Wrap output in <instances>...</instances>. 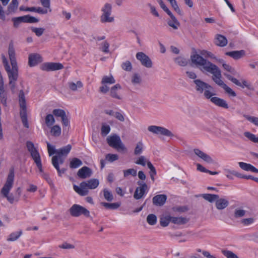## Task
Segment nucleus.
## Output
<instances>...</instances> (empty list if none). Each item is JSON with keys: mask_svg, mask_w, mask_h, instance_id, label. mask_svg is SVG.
Instances as JSON below:
<instances>
[{"mask_svg": "<svg viewBox=\"0 0 258 258\" xmlns=\"http://www.w3.org/2000/svg\"><path fill=\"white\" fill-rule=\"evenodd\" d=\"M219 62H222V63H222V66H223V67L224 68V69L225 70H226V71H228V72H230V73H232L234 74V73H235V70H234V69L233 68H232L230 66H229V64H226V63H224V61H223V59H220V60H219Z\"/></svg>", "mask_w": 258, "mask_h": 258, "instance_id": "nucleus-61", "label": "nucleus"}, {"mask_svg": "<svg viewBox=\"0 0 258 258\" xmlns=\"http://www.w3.org/2000/svg\"><path fill=\"white\" fill-rule=\"evenodd\" d=\"M101 204L102 206H103L105 208L110 209H116L120 205V203H108L105 202H102Z\"/></svg>", "mask_w": 258, "mask_h": 258, "instance_id": "nucleus-39", "label": "nucleus"}, {"mask_svg": "<svg viewBox=\"0 0 258 258\" xmlns=\"http://www.w3.org/2000/svg\"><path fill=\"white\" fill-rule=\"evenodd\" d=\"M229 172L238 177H239L241 178H244V179H252V180L258 182V178L254 177L253 176H252L251 175H248V176L244 175L239 173L235 171H229Z\"/></svg>", "mask_w": 258, "mask_h": 258, "instance_id": "nucleus-33", "label": "nucleus"}, {"mask_svg": "<svg viewBox=\"0 0 258 258\" xmlns=\"http://www.w3.org/2000/svg\"><path fill=\"white\" fill-rule=\"evenodd\" d=\"M171 222L176 224H184L188 222V219L186 218L179 217H171Z\"/></svg>", "mask_w": 258, "mask_h": 258, "instance_id": "nucleus-34", "label": "nucleus"}, {"mask_svg": "<svg viewBox=\"0 0 258 258\" xmlns=\"http://www.w3.org/2000/svg\"><path fill=\"white\" fill-rule=\"evenodd\" d=\"M121 89V87L119 84H117L112 87L110 90V96L118 100L122 99V95L119 91Z\"/></svg>", "mask_w": 258, "mask_h": 258, "instance_id": "nucleus-18", "label": "nucleus"}, {"mask_svg": "<svg viewBox=\"0 0 258 258\" xmlns=\"http://www.w3.org/2000/svg\"><path fill=\"white\" fill-rule=\"evenodd\" d=\"M246 211L242 209H235L234 213L235 218H240L244 216L245 214Z\"/></svg>", "mask_w": 258, "mask_h": 258, "instance_id": "nucleus-60", "label": "nucleus"}, {"mask_svg": "<svg viewBox=\"0 0 258 258\" xmlns=\"http://www.w3.org/2000/svg\"><path fill=\"white\" fill-rule=\"evenodd\" d=\"M115 80H114V78L112 76H104L103 77L101 81V83L102 84H113L115 83Z\"/></svg>", "mask_w": 258, "mask_h": 258, "instance_id": "nucleus-37", "label": "nucleus"}, {"mask_svg": "<svg viewBox=\"0 0 258 258\" xmlns=\"http://www.w3.org/2000/svg\"><path fill=\"white\" fill-rule=\"evenodd\" d=\"M101 11L102 14L100 17L101 23H111L114 21V17L111 16L112 6L111 4L106 3L102 8Z\"/></svg>", "mask_w": 258, "mask_h": 258, "instance_id": "nucleus-8", "label": "nucleus"}, {"mask_svg": "<svg viewBox=\"0 0 258 258\" xmlns=\"http://www.w3.org/2000/svg\"><path fill=\"white\" fill-rule=\"evenodd\" d=\"M50 133L53 136L58 137L61 134V128L58 125H54L51 127Z\"/></svg>", "mask_w": 258, "mask_h": 258, "instance_id": "nucleus-45", "label": "nucleus"}, {"mask_svg": "<svg viewBox=\"0 0 258 258\" xmlns=\"http://www.w3.org/2000/svg\"><path fill=\"white\" fill-rule=\"evenodd\" d=\"M174 10L180 15H182V12L179 9L177 2L175 0H174L170 3Z\"/></svg>", "mask_w": 258, "mask_h": 258, "instance_id": "nucleus-63", "label": "nucleus"}, {"mask_svg": "<svg viewBox=\"0 0 258 258\" xmlns=\"http://www.w3.org/2000/svg\"><path fill=\"white\" fill-rule=\"evenodd\" d=\"M19 103L20 107V115L23 125L29 128V125L27 119L26 101L23 90H21L19 93Z\"/></svg>", "mask_w": 258, "mask_h": 258, "instance_id": "nucleus-5", "label": "nucleus"}, {"mask_svg": "<svg viewBox=\"0 0 258 258\" xmlns=\"http://www.w3.org/2000/svg\"><path fill=\"white\" fill-rule=\"evenodd\" d=\"M51 162L54 167L56 169L58 175L61 176L62 174L66 172V169L65 168L60 169L59 165L63 164L64 160L62 158L61 156L55 155L53 156L51 159Z\"/></svg>", "mask_w": 258, "mask_h": 258, "instance_id": "nucleus-13", "label": "nucleus"}, {"mask_svg": "<svg viewBox=\"0 0 258 258\" xmlns=\"http://www.w3.org/2000/svg\"><path fill=\"white\" fill-rule=\"evenodd\" d=\"M70 215L74 217L82 215L86 217H90V212L85 207L78 204H74L69 210Z\"/></svg>", "mask_w": 258, "mask_h": 258, "instance_id": "nucleus-9", "label": "nucleus"}, {"mask_svg": "<svg viewBox=\"0 0 258 258\" xmlns=\"http://www.w3.org/2000/svg\"><path fill=\"white\" fill-rule=\"evenodd\" d=\"M215 44L220 47H224L227 44V40L222 35L217 34L216 37Z\"/></svg>", "mask_w": 258, "mask_h": 258, "instance_id": "nucleus-30", "label": "nucleus"}, {"mask_svg": "<svg viewBox=\"0 0 258 258\" xmlns=\"http://www.w3.org/2000/svg\"><path fill=\"white\" fill-rule=\"evenodd\" d=\"M131 81L134 85L140 84L142 81L140 75L137 73L134 74L132 77Z\"/></svg>", "mask_w": 258, "mask_h": 258, "instance_id": "nucleus-51", "label": "nucleus"}, {"mask_svg": "<svg viewBox=\"0 0 258 258\" xmlns=\"http://www.w3.org/2000/svg\"><path fill=\"white\" fill-rule=\"evenodd\" d=\"M42 61V57L38 53H31L29 55V65L34 67Z\"/></svg>", "mask_w": 258, "mask_h": 258, "instance_id": "nucleus-21", "label": "nucleus"}, {"mask_svg": "<svg viewBox=\"0 0 258 258\" xmlns=\"http://www.w3.org/2000/svg\"><path fill=\"white\" fill-rule=\"evenodd\" d=\"M26 146L39 172L41 173V175L43 174V173L44 172L42 169L41 157L38 150L35 147L33 143L31 141H27L26 142Z\"/></svg>", "mask_w": 258, "mask_h": 258, "instance_id": "nucleus-7", "label": "nucleus"}, {"mask_svg": "<svg viewBox=\"0 0 258 258\" xmlns=\"http://www.w3.org/2000/svg\"><path fill=\"white\" fill-rule=\"evenodd\" d=\"M18 0H12L10 5H9L8 9L10 12L14 11L16 10L18 6Z\"/></svg>", "mask_w": 258, "mask_h": 258, "instance_id": "nucleus-59", "label": "nucleus"}, {"mask_svg": "<svg viewBox=\"0 0 258 258\" xmlns=\"http://www.w3.org/2000/svg\"><path fill=\"white\" fill-rule=\"evenodd\" d=\"M243 117L251 123L258 127V117L250 116L247 114H243Z\"/></svg>", "mask_w": 258, "mask_h": 258, "instance_id": "nucleus-46", "label": "nucleus"}, {"mask_svg": "<svg viewBox=\"0 0 258 258\" xmlns=\"http://www.w3.org/2000/svg\"><path fill=\"white\" fill-rule=\"evenodd\" d=\"M238 164L240 167L245 171H251L258 173V169L250 164L240 162Z\"/></svg>", "mask_w": 258, "mask_h": 258, "instance_id": "nucleus-26", "label": "nucleus"}, {"mask_svg": "<svg viewBox=\"0 0 258 258\" xmlns=\"http://www.w3.org/2000/svg\"><path fill=\"white\" fill-rule=\"evenodd\" d=\"M190 59L194 64L202 67L201 70L203 72L205 71L208 72L212 74V76H214L220 70L216 65L207 60L199 54H194L191 55Z\"/></svg>", "mask_w": 258, "mask_h": 258, "instance_id": "nucleus-2", "label": "nucleus"}, {"mask_svg": "<svg viewBox=\"0 0 258 258\" xmlns=\"http://www.w3.org/2000/svg\"><path fill=\"white\" fill-rule=\"evenodd\" d=\"M148 130L156 135H161L167 137H173V134L168 129L159 126L150 125L148 126Z\"/></svg>", "mask_w": 258, "mask_h": 258, "instance_id": "nucleus-11", "label": "nucleus"}, {"mask_svg": "<svg viewBox=\"0 0 258 258\" xmlns=\"http://www.w3.org/2000/svg\"><path fill=\"white\" fill-rule=\"evenodd\" d=\"M8 54L12 65V69L9 65L6 57L4 55H2V59L5 68L8 75L9 85L11 90L13 91L15 88V82L18 79V71L15 56V50L14 42L12 40L10 42L9 44Z\"/></svg>", "mask_w": 258, "mask_h": 258, "instance_id": "nucleus-1", "label": "nucleus"}, {"mask_svg": "<svg viewBox=\"0 0 258 258\" xmlns=\"http://www.w3.org/2000/svg\"><path fill=\"white\" fill-rule=\"evenodd\" d=\"M221 78L222 75L221 71L220 70L214 76H212V80L216 84L223 88L225 92L229 95L232 97L236 96V94L235 92L223 82L221 80Z\"/></svg>", "mask_w": 258, "mask_h": 258, "instance_id": "nucleus-10", "label": "nucleus"}, {"mask_svg": "<svg viewBox=\"0 0 258 258\" xmlns=\"http://www.w3.org/2000/svg\"><path fill=\"white\" fill-rule=\"evenodd\" d=\"M137 184L139 186L136 188L134 198L136 200H139L143 198L148 188L147 184L143 181H138Z\"/></svg>", "mask_w": 258, "mask_h": 258, "instance_id": "nucleus-12", "label": "nucleus"}, {"mask_svg": "<svg viewBox=\"0 0 258 258\" xmlns=\"http://www.w3.org/2000/svg\"><path fill=\"white\" fill-rule=\"evenodd\" d=\"M167 200V196L165 195H158L154 196L152 199L154 205L161 207L164 205Z\"/></svg>", "mask_w": 258, "mask_h": 258, "instance_id": "nucleus-20", "label": "nucleus"}, {"mask_svg": "<svg viewBox=\"0 0 258 258\" xmlns=\"http://www.w3.org/2000/svg\"><path fill=\"white\" fill-rule=\"evenodd\" d=\"M201 196L210 203L216 202L217 199L219 198L218 195L214 194H202Z\"/></svg>", "mask_w": 258, "mask_h": 258, "instance_id": "nucleus-32", "label": "nucleus"}, {"mask_svg": "<svg viewBox=\"0 0 258 258\" xmlns=\"http://www.w3.org/2000/svg\"><path fill=\"white\" fill-rule=\"evenodd\" d=\"M52 112L55 116L60 117L61 118L66 114L65 111L60 109H55Z\"/></svg>", "mask_w": 258, "mask_h": 258, "instance_id": "nucleus-58", "label": "nucleus"}, {"mask_svg": "<svg viewBox=\"0 0 258 258\" xmlns=\"http://www.w3.org/2000/svg\"><path fill=\"white\" fill-rule=\"evenodd\" d=\"M12 21L14 22V27L15 28L18 27L20 24L22 22L25 23V18L24 16L19 17H15L13 18L12 19Z\"/></svg>", "mask_w": 258, "mask_h": 258, "instance_id": "nucleus-47", "label": "nucleus"}, {"mask_svg": "<svg viewBox=\"0 0 258 258\" xmlns=\"http://www.w3.org/2000/svg\"><path fill=\"white\" fill-rule=\"evenodd\" d=\"M194 152L198 157L207 163L212 164L214 160L211 156L199 149H194Z\"/></svg>", "mask_w": 258, "mask_h": 258, "instance_id": "nucleus-17", "label": "nucleus"}, {"mask_svg": "<svg viewBox=\"0 0 258 258\" xmlns=\"http://www.w3.org/2000/svg\"><path fill=\"white\" fill-rule=\"evenodd\" d=\"M121 67L123 70L126 71H131L132 69V63L130 61L128 60L123 62L121 65Z\"/></svg>", "mask_w": 258, "mask_h": 258, "instance_id": "nucleus-62", "label": "nucleus"}, {"mask_svg": "<svg viewBox=\"0 0 258 258\" xmlns=\"http://www.w3.org/2000/svg\"><path fill=\"white\" fill-rule=\"evenodd\" d=\"M174 61L180 66L185 67L187 65L188 61L183 57L178 56L174 59Z\"/></svg>", "mask_w": 258, "mask_h": 258, "instance_id": "nucleus-43", "label": "nucleus"}, {"mask_svg": "<svg viewBox=\"0 0 258 258\" xmlns=\"http://www.w3.org/2000/svg\"><path fill=\"white\" fill-rule=\"evenodd\" d=\"M171 19V20L168 21L167 22L168 25L173 28L175 30L177 29L180 25L179 23L178 22V21L175 17Z\"/></svg>", "mask_w": 258, "mask_h": 258, "instance_id": "nucleus-41", "label": "nucleus"}, {"mask_svg": "<svg viewBox=\"0 0 258 258\" xmlns=\"http://www.w3.org/2000/svg\"><path fill=\"white\" fill-rule=\"evenodd\" d=\"M92 174V170L87 166H83L77 172L78 176L82 179L89 178L91 176Z\"/></svg>", "mask_w": 258, "mask_h": 258, "instance_id": "nucleus-19", "label": "nucleus"}, {"mask_svg": "<svg viewBox=\"0 0 258 258\" xmlns=\"http://www.w3.org/2000/svg\"><path fill=\"white\" fill-rule=\"evenodd\" d=\"M123 172L124 177H127L129 175H132L133 176H136L137 175V170L133 168L124 170L123 171Z\"/></svg>", "mask_w": 258, "mask_h": 258, "instance_id": "nucleus-50", "label": "nucleus"}, {"mask_svg": "<svg viewBox=\"0 0 258 258\" xmlns=\"http://www.w3.org/2000/svg\"><path fill=\"white\" fill-rule=\"evenodd\" d=\"M194 82L196 85V91L200 93H202L206 89H212V87L210 85L200 79L195 80Z\"/></svg>", "mask_w": 258, "mask_h": 258, "instance_id": "nucleus-16", "label": "nucleus"}, {"mask_svg": "<svg viewBox=\"0 0 258 258\" xmlns=\"http://www.w3.org/2000/svg\"><path fill=\"white\" fill-rule=\"evenodd\" d=\"M104 199L108 202H111L113 200V196L112 192L107 188L103 190Z\"/></svg>", "mask_w": 258, "mask_h": 258, "instance_id": "nucleus-42", "label": "nucleus"}, {"mask_svg": "<svg viewBox=\"0 0 258 258\" xmlns=\"http://www.w3.org/2000/svg\"><path fill=\"white\" fill-rule=\"evenodd\" d=\"M170 222H171V216H167L160 218V223L162 227L167 226Z\"/></svg>", "mask_w": 258, "mask_h": 258, "instance_id": "nucleus-44", "label": "nucleus"}, {"mask_svg": "<svg viewBox=\"0 0 258 258\" xmlns=\"http://www.w3.org/2000/svg\"><path fill=\"white\" fill-rule=\"evenodd\" d=\"M143 144L141 142H139L135 147L134 150V154L135 155H139L141 154L143 151Z\"/></svg>", "mask_w": 258, "mask_h": 258, "instance_id": "nucleus-49", "label": "nucleus"}, {"mask_svg": "<svg viewBox=\"0 0 258 258\" xmlns=\"http://www.w3.org/2000/svg\"><path fill=\"white\" fill-rule=\"evenodd\" d=\"M0 98L2 103L6 105L7 103V96L5 93L3 79L1 78H0Z\"/></svg>", "mask_w": 258, "mask_h": 258, "instance_id": "nucleus-29", "label": "nucleus"}, {"mask_svg": "<svg viewBox=\"0 0 258 258\" xmlns=\"http://www.w3.org/2000/svg\"><path fill=\"white\" fill-rule=\"evenodd\" d=\"M229 201L225 198H218L215 202V207L218 210L225 209L229 205Z\"/></svg>", "mask_w": 258, "mask_h": 258, "instance_id": "nucleus-23", "label": "nucleus"}, {"mask_svg": "<svg viewBox=\"0 0 258 258\" xmlns=\"http://www.w3.org/2000/svg\"><path fill=\"white\" fill-rule=\"evenodd\" d=\"M99 180L95 178H92L86 181L80 183L79 186L74 185V190L80 196H85L88 194V189H95L99 185Z\"/></svg>", "mask_w": 258, "mask_h": 258, "instance_id": "nucleus-3", "label": "nucleus"}, {"mask_svg": "<svg viewBox=\"0 0 258 258\" xmlns=\"http://www.w3.org/2000/svg\"><path fill=\"white\" fill-rule=\"evenodd\" d=\"M24 18L25 23H37L39 21L38 19L30 15L24 16Z\"/></svg>", "mask_w": 258, "mask_h": 258, "instance_id": "nucleus-57", "label": "nucleus"}, {"mask_svg": "<svg viewBox=\"0 0 258 258\" xmlns=\"http://www.w3.org/2000/svg\"><path fill=\"white\" fill-rule=\"evenodd\" d=\"M244 136L248 139L250 141L253 143H257L258 142V137H256L255 135L249 132H245L243 134Z\"/></svg>", "mask_w": 258, "mask_h": 258, "instance_id": "nucleus-40", "label": "nucleus"}, {"mask_svg": "<svg viewBox=\"0 0 258 258\" xmlns=\"http://www.w3.org/2000/svg\"><path fill=\"white\" fill-rule=\"evenodd\" d=\"M55 122V119L52 114H47L45 118V123L48 127L51 126Z\"/></svg>", "mask_w": 258, "mask_h": 258, "instance_id": "nucleus-38", "label": "nucleus"}, {"mask_svg": "<svg viewBox=\"0 0 258 258\" xmlns=\"http://www.w3.org/2000/svg\"><path fill=\"white\" fill-rule=\"evenodd\" d=\"M106 141L110 147L116 149L118 152H127V148L121 141L118 135L113 134L109 136L106 138Z\"/></svg>", "mask_w": 258, "mask_h": 258, "instance_id": "nucleus-6", "label": "nucleus"}, {"mask_svg": "<svg viewBox=\"0 0 258 258\" xmlns=\"http://www.w3.org/2000/svg\"><path fill=\"white\" fill-rule=\"evenodd\" d=\"M31 30L33 32L35 33L37 36L40 37L43 34L45 29L43 28L32 27Z\"/></svg>", "mask_w": 258, "mask_h": 258, "instance_id": "nucleus-56", "label": "nucleus"}, {"mask_svg": "<svg viewBox=\"0 0 258 258\" xmlns=\"http://www.w3.org/2000/svg\"><path fill=\"white\" fill-rule=\"evenodd\" d=\"M136 58L140 61L141 64L147 68H151L152 67V61L150 58L145 53L142 52H138L136 54Z\"/></svg>", "mask_w": 258, "mask_h": 258, "instance_id": "nucleus-14", "label": "nucleus"}, {"mask_svg": "<svg viewBox=\"0 0 258 258\" xmlns=\"http://www.w3.org/2000/svg\"><path fill=\"white\" fill-rule=\"evenodd\" d=\"M110 131V127L109 125L103 123L101 128V135L103 136H106Z\"/></svg>", "mask_w": 258, "mask_h": 258, "instance_id": "nucleus-54", "label": "nucleus"}, {"mask_svg": "<svg viewBox=\"0 0 258 258\" xmlns=\"http://www.w3.org/2000/svg\"><path fill=\"white\" fill-rule=\"evenodd\" d=\"M22 231L20 230L19 231L11 233L7 239V241H14L17 240L22 234Z\"/></svg>", "mask_w": 258, "mask_h": 258, "instance_id": "nucleus-36", "label": "nucleus"}, {"mask_svg": "<svg viewBox=\"0 0 258 258\" xmlns=\"http://www.w3.org/2000/svg\"><path fill=\"white\" fill-rule=\"evenodd\" d=\"M211 101L216 106L225 109H228L229 106L226 101L218 97H213L211 98Z\"/></svg>", "mask_w": 258, "mask_h": 258, "instance_id": "nucleus-22", "label": "nucleus"}, {"mask_svg": "<svg viewBox=\"0 0 258 258\" xmlns=\"http://www.w3.org/2000/svg\"><path fill=\"white\" fill-rule=\"evenodd\" d=\"M14 172L13 169H11L7 178L6 183L1 189V194L6 198L7 200L11 204H13L15 201H18L19 198L15 199L12 194L9 195L10 190L12 188L14 184Z\"/></svg>", "mask_w": 258, "mask_h": 258, "instance_id": "nucleus-4", "label": "nucleus"}, {"mask_svg": "<svg viewBox=\"0 0 258 258\" xmlns=\"http://www.w3.org/2000/svg\"><path fill=\"white\" fill-rule=\"evenodd\" d=\"M105 159L109 162H113L118 159V156L115 154H107L105 156Z\"/></svg>", "mask_w": 258, "mask_h": 258, "instance_id": "nucleus-52", "label": "nucleus"}, {"mask_svg": "<svg viewBox=\"0 0 258 258\" xmlns=\"http://www.w3.org/2000/svg\"><path fill=\"white\" fill-rule=\"evenodd\" d=\"M150 161L144 156H141L139 157L138 159L135 161V163L138 165H140L145 166L146 164H147V162Z\"/></svg>", "mask_w": 258, "mask_h": 258, "instance_id": "nucleus-53", "label": "nucleus"}, {"mask_svg": "<svg viewBox=\"0 0 258 258\" xmlns=\"http://www.w3.org/2000/svg\"><path fill=\"white\" fill-rule=\"evenodd\" d=\"M224 75L228 80L231 81L232 83H233L237 86L241 87L243 88L244 87H246L248 88H249V85L245 80H243L241 83L237 79L233 77L232 76L229 74H225Z\"/></svg>", "mask_w": 258, "mask_h": 258, "instance_id": "nucleus-24", "label": "nucleus"}, {"mask_svg": "<svg viewBox=\"0 0 258 258\" xmlns=\"http://www.w3.org/2000/svg\"><path fill=\"white\" fill-rule=\"evenodd\" d=\"M225 54L231 56L235 59H238L242 57L245 54V51L243 50L239 51H232L227 52Z\"/></svg>", "mask_w": 258, "mask_h": 258, "instance_id": "nucleus-27", "label": "nucleus"}, {"mask_svg": "<svg viewBox=\"0 0 258 258\" xmlns=\"http://www.w3.org/2000/svg\"><path fill=\"white\" fill-rule=\"evenodd\" d=\"M47 147L48 152L50 156H52L54 154H56V150L55 149L54 147L51 146L48 142H47Z\"/></svg>", "mask_w": 258, "mask_h": 258, "instance_id": "nucleus-64", "label": "nucleus"}, {"mask_svg": "<svg viewBox=\"0 0 258 258\" xmlns=\"http://www.w3.org/2000/svg\"><path fill=\"white\" fill-rule=\"evenodd\" d=\"M44 9H43L41 7L32 8V11H34V12H37L38 13L41 14H46L48 12H51V9L50 8V0H49V8L45 7L44 5H42Z\"/></svg>", "mask_w": 258, "mask_h": 258, "instance_id": "nucleus-31", "label": "nucleus"}, {"mask_svg": "<svg viewBox=\"0 0 258 258\" xmlns=\"http://www.w3.org/2000/svg\"><path fill=\"white\" fill-rule=\"evenodd\" d=\"M82 161L77 158H74L70 161V167L72 169L77 168L82 165Z\"/></svg>", "mask_w": 258, "mask_h": 258, "instance_id": "nucleus-35", "label": "nucleus"}, {"mask_svg": "<svg viewBox=\"0 0 258 258\" xmlns=\"http://www.w3.org/2000/svg\"><path fill=\"white\" fill-rule=\"evenodd\" d=\"M72 149L71 145H68L61 148L56 150V154L59 156H67Z\"/></svg>", "mask_w": 258, "mask_h": 258, "instance_id": "nucleus-28", "label": "nucleus"}, {"mask_svg": "<svg viewBox=\"0 0 258 258\" xmlns=\"http://www.w3.org/2000/svg\"><path fill=\"white\" fill-rule=\"evenodd\" d=\"M63 66L61 63L57 62H46L41 66V69L44 71H54L63 69Z\"/></svg>", "mask_w": 258, "mask_h": 258, "instance_id": "nucleus-15", "label": "nucleus"}, {"mask_svg": "<svg viewBox=\"0 0 258 258\" xmlns=\"http://www.w3.org/2000/svg\"><path fill=\"white\" fill-rule=\"evenodd\" d=\"M68 86L71 90L77 91L83 88V84L81 81H78L76 83L74 82H69L68 83Z\"/></svg>", "mask_w": 258, "mask_h": 258, "instance_id": "nucleus-25", "label": "nucleus"}, {"mask_svg": "<svg viewBox=\"0 0 258 258\" xmlns=\"http://www.w3.org/2000/svg\"><path fill=\"white\" fill-rule=\"evenodd\" d=\"M147 222L151 225H155L157 222V217L153 214H149L147 217Z\"/></svg>", "mask_w": 258, "mask_h": 258, "instance_id": "nucleus-48", "label": "nucleus"}, {"mask_svg": "<svg viewBox=\"0 0 258 258\" xmlns=\"http://www.w3.org/2000/svg\"><path fill=\"white\" fill-rule=\"evenodd\" d=\"M222 252L227 258H239L236 254L230 250H223Z\"/></svg>", "mask_w": 258, "mask_h": 258, "instance_id": "nucleus-55", "label": "nucleus"}]
</instances>
